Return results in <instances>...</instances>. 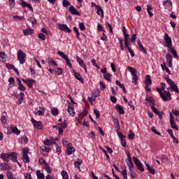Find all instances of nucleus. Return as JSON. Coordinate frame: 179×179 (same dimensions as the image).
<instances>
[{"label":"nucleus","mask_w":179,"mask_h":179,"mask_svg":"<svg viewBox=\"0 0 179 179\" xmlns=\"http://www.w3.org/2000/svg\"><path fill=\"white\" fill-rule=\"evenodd\" d=\"M96 10H97V12H96L97 15L100 16V13H101V17H104V10H103V8H101V6H96Z\"/></svg>","instance_id":"27"},{"label":"nucleus","mask_w":179,"mask_h":179,"mask_svg":"<svg viewBox=\"0 0 179 179\" xmlns=\"http://www.w3.org/2000/svg\"><path fill=\"white\" fill-rule=\"evenodd\" d=\"M66 61V64L67 66L69 68H72V63H71V60H69V57H67L66 59H64Z\"/></svg>","instance_id":"58"},{"label":"nucleus","mask_w":179,"mask_h":179,"mask_svg":"<svg viewBox=\"0 0 179 179\" xmlns=\"http://www.w3.org/2000/svg\"><path fill=\"white\" fill-rule=\"evenodd\" d=\"M62 143L63 144V146H64L65 148H68V146H70L71 145V143H69L68 140H66V138L62 139Z\"/></svg>","instance_id":"43"},{"label":"nucleus","mask_w":179,"mask_h":179,"mask_svg":"<svg viewBox=\"0 0 179 179\" xmlns=\"http://www.w3.org/2000/svg\"><path fill=\"white\" fill-rule=\"evenodd\" d=\"M22 31L24 36H30V34H33L34 30L33 29V28H28L27 29H23Z\"/></svg>","instance_id":"25"},{"label":"nucleus","mask_w":179,"mask_h":179,"mask_svg":"<svg viewBox=\"0 0 179 179\" xmlns=\"http://www.w3.org/2000/svg\"><path fill=\"white\" fill-rule=\"evenodd\" d=\"M99 94L100 90H99L92 93V98H89L90 103H92V101H94V100H96V98L99 97Z\"/></svg>","instance_id":"16"},{"label":"nucleus","mask_w":179,"mask_h":179,"mask_svg":"<svg viewBox=\"0 0 179 179\" xmlns=\"http://www.w3.org/2000/svg\"><path fill=\"white\" fill-rule=\"evenodd\" d=\"M125 153L127 156V158L126 159V164L129 167V171H131V170L135 169V165L134 164V162H132V157L128 150H126Z\"/></svg>","instance_id":"4"},{"label":"nucleus","mask_w":179,"mask_h":179,"mask_svg":"<svg viewBox=\"0 0 179 179\" xmlns=\"http://www.w3.org/2000/svg\"><path fill=\"white\" fill-rule=\"evenodd\" d=\"M41 149L42 152H45V153H50L51 152V148L50 147L43 146Z\"/></svg>","instance_id":"44"},{"label":"nucleus","mask_w":179,"mask_h":179,"mask_svg":"<svg viewBox=\"0 0 179 179\" xmlns=\"http://www.w3.org/2000/svg\"><path fill=\"white\" fill-rule=\"evenodd\" d=\"M161 88H157V90L164 101H170L171 100V93L170 91H166V83H161Z\"/></svg>","instance_id":"1"},{"label":"nucleus","mask_w":179,"mask_h":179,"mask_svg":"<svg viewBox=\"0 0 179 179\" xmlns=\"http://www.w3.org/2000/svg\"><path fill=\"white\" fill-rule=\"evenodd\" d=\"M29 21L32 24H37V20L33 17H30Z\"/></svg>","instance_id":"57"},{"label":"nucleus","mask_w":179,"mask_h":179,"mask_svg":"<svg viewBox=\"0 0 179 179\" xmlns=\"http://www.w3.org/2000/svg\"><path fill=\"white\" fill-rule=\"evenodd\" d=\"M36 176L38 179H45V176H44V173H41V171H36Z\"/></svg>","instance_id":"40"},{"label":"nucleus","mask_w":179,"mask_h":179,"mask_svg":"<svg viewBox=\"0 0 179 179\" xmlns=\"http://www.w3.org/2000/svg\"><path fill=\"white\" fill-rule=\"evenodd\" d=\"M122 174L123 176L124 179H128V173H127V166L124 165V169H122Z\"/></svg>","instance_id":"41"},{"label":"nucleus","mask_w":179,"mask_h":179,"mask_svg":"<svg viewBox=\"0 0 179 179\" xmlns=\"http://www.w3.org/2000/svg\"><path fill=\"white\" fill-rule=\"evenodd\" d=\"M74 77L76 79H77V80H79V82L83 83V78H82V75H80V73L75 72Z\"/></svg>","instance_id":"28"},{"label":"nucleus","mask_w":179,"mask_h":179,"mask_svg":"<svg viewBox=\"0 0 179 179\" xmlns=\"http://www.w3.org/2000/svg\"><path fill=\"white\" fill-rule=\"evenodd\" d=\"M24 99V93L20 92V98L18 101H17V104L20 105L22 103H23V100Z\"/></svg>","instance_id":"33"},{"label":"nucleus","mask_w":179,"mask_h":179,"mask_svg":"<svg viewBox=\"0 0 179 179\" xmlns=\"http://www.w3.org/2000/svg\"><path fill=\"white\" fill-rule=\"evenodd\" d=\"M6 53L5 52H0V61L1 62H5L6 61Z\"/></svg>","instance_id":"29"},{"label":"nucleus","mask_w":179,"mask_h":179,"mask_svg":"<svg viewBox=\"0 0 179 179\" xmlns=\"http://www.w3.org/2000/svg\"><path fill=\"white\" fill-rule=\"evenodd\" d=\"M48 63L50 64L51 65H54L55 66H58L57 62L51 57L48 58Z\"/></svg>","instance_id":"35"},{"label":"nucleus","mask_w":179,"mask_h":179,"mask_svg":"<svg viewBox=\"0 0 179 179\" xmlns=\"http://www.w3.org/2000/svg\"><path fill=\"white\" fill-rule=\"evenodd\" d=\"M6 117H8V114L6 113V112H3L1 114V122L3 125H6V122H7Z\"/></svg>","instance_id":"22"},{"label":"nucleus","mask_w":179,"mask_h":179,"mask_svg":"<svg viewBox=\"0 0 179 179\" xmlns=\"http://www.w3.org/2000/svg\"><path fill=\"white\" fill-rule=\"evenodd\" d=\"M115 109L117 110V111H118L119 114L120 115L125 114V110H124V108H122V106H121V105L120 104L116 105Z\"/></svg>","instance_id":"26"},{"label":"nucleus","mask_w":179,"mask_h":179,"mask_svg":"<svg viewBox=\"0 0 179 179\" xmlns=\"http://www.w3.org/2000/svg\"><path fill=\"white\" fill-rule=\"evenodd\" d=\"M145 101H148V103H150L151 107H152V106H156V102L155 101V99H153V97H152L150 96H147L145 97Z\"/></svg>","instance_id":"19"},{"label":"nucleus","mask_w":179,"mask_h":179,"mask_svg":"<svg viewBox=\"0 0 179 179\" xmlns=\"http://www.w3.org/2000/svg\"><path fill=\"white\" fill-rule=\"evenodd\" d=\"M116 132H117V136L120 138V141L124 139V138H127V136H124V134H122V133H121V131H120V130H116Z\"/></svg>","instance_id":"48"},{"label":"nucleus","mask_w":179,"mask_h":179,"mask_svg":"<svg viewBox=\"0 0 179 179\" xmlns=\"http://www.w3.org/2000/svg\"><path fill=\"white\" fill-rule=\"evenodd\" d=\"M113 122L115 127L117 128V131H120V129H121V127H120V121L118 120V119L113 117Z\"/></svg>","instance_id":"24"},{"label":"nucleus","mask_w":179,"mask_h":179,"mask_svg":"<svg viewBox=\"0 0 179 179\" xmlns=\"http://www.w3.org/2000/svg\"><path fill=\"white\" fill-rule=\"evenodd\" d=\"M97 30L98 31H103V33H106V30L103 29V27L101 25V24H98Z\"/></svg>","instance_id":"60"},{"label":"nucleus","mask_w":179,"mask_h":179,"mask_svg":"<svg viewBox=\"0 0 179 179\" xmlns=\"http://www.w3.org/2000/svg\"><path fill=\"white\" fill-rule=\"evenodd\" d=\"M51 113L52 115H55V117H57V115H58V109L57 108H53L51 109Z\"/></svg>","instance_id":"50"},{"label":"nucleus","mask_w":179,"mask_h":179,"mask_svg":"<svg viewBox=\"0 0 179 179\" xmlns=\"http://www.w3.org/2000/svg\"><path fill=\"white\" fill-rule=\"evenodd\" d=\"M58 55H59V57H62V58H63V59H66V58H68V56H66V55H65V53H64V52H61V51H58L57 52Z\"/></svg>","instance_id":"47"},{"label":"nucleus","mask_w":179,"mask_h":179,"mask_svg":"<svg viewBox=\"0 0 179 179\" xmlns=\"http://www.w3.org/2000/svg\"><path fill=\"white\" fill-rule=\"evenodd\" d=\"M26 57L27 55L26 53H24V52H23L20 49L18 50L17 53V58L21 65H23V64L26 62Z\"/></svg>","instance_id":"5"},{"label":"nucleus","mask_w":179,"mask_h":179,"mask_svg":"<svg viewBox=\"0 0 179 179\" xmlns=\"http://www.w3.org/2000/svg\"><path fill=\"white\" fill-rule=\"evenodd\" d=\"M133 160L134 162V164H136L137 169H138V170L141 172L145 171V169H143V164H142V162H141V161L136 157H133Z\"/></svg>","instance_id":"7"},{"label":"nucleus","mask_w":179,"mask_h":179,"mask_svg":"<svg viewBox=\"0 0 179 179\" xmlns=\"http://www.w3.org/2000/svg\"><path fill=\"white\" fill-rule=\"evenodd\" d=\"M127 69L131 73V76H136V70L134 67L129 66Z\"/></svg>","instance_id":"36"},{"label":"nucleus","mask_w":179,"mask_h":179,"mask_svg":"<svg viewBox=\"0 0 179 179\" xmlns=\"http://www.w3.org/2000/svg\"><path fill=\"white\" fill-rule=\"evenodd\" d=\"M76 59L78 64H79L81 68H83V70H85V73H87V67L86 64H85L83 59L79 57L78 56H76Z\"/></svg>","instance_id":"8"},{"label":"nucleus","mask_w":179,"mask_h":179,"mask_svg":"<svg viewBox=\"0 0 179 179\" xmlns=\"http://www.w3.org/2000/svg\"><path fill=\"white\" fill-rule=\"evenodd\" d=\"M73 152H75V148L72 147V144H71L67 147L66 155L68 156H71V155H72Z\"/></svg>","instance_id":"23"},{"label":"nucleus","mask_w":179,"mask_h":179,"mask_svg":"<svg viewBox=\"0 0 179 179\" xmlns=\"http://www.w3.org/2000/svg\"><path fill=\"white\" fill-rule=\"evenodd\" d=\"M6 177L8 179H22L20 178H16L13 177V173L10 171H8L6 172Z\"/></svg>","instance_id":"32"},{"label":"nucleus","mask_w":179,"mask_h":179,"mask_svg":"<svg viewBox=\"0 0 179 179\" xmlns=\"http://www.w3.org/2000/svg\"><path fill=\"white\" fill-rule=\"evenodd\" d=\"M69 11L71 12V15H75L76 16H80V13L76 10V8L73 6H71L69 8Z\"/></svg>","instance_id":"15"},{"label":"nucleus","mask_w":179,"mask_h":179,"mask_svg":"<svg viewBox=\"0 0 179 179\" xmlns=\"http://www.w3.org/2000/svg\"><path fill=\"white\" fill-rule=\"evenodd\" d=\"M31 122L33 124L34 127L36 128V129H43V123L41 122H38L34 118L31 119Z\"/></svg>","instance_id":"10"},{"label":"nucleus","mask_w":179,"mask_h":179,"mask_svg":"<svg viewBox=\"0 0 179 179\" xmlns=\"http://www.w3.org/2000/svg\"><path fill=\"white\" fill-rule=\"evenodd\" d=\"M82 159H78V161L74 162V166L76 169H80V165L82 164Z\"/></svg>","instance_id":"45"},{"label":"nucleus","mask_w":179,"mask_h":179,"mask_svg":"<svg viewBox=\"0 0 179 179\" xmlns=\"http://www.w3.org/2000/svg\"><path fill=\"white\" fill-rule=\"evenodd\" d=\"M43 143L45 146H51V145H52V143H51V141L48 139L45 140Z\"/></svg>","instance_id":"63"},{"label":"nucleus","mask_w":179,"mask_h":179,"mask_svg":"<svg viewBox=\"0 0 179 179\" xmlns=\"http://www.w3.org/2000/svg\"><path fill=\"white\" fill-rule=\"evenodd\" d=\"M161 67L162 68L163 71H166L169 75H171V72L170 71V69H168L167 65L166 64V62H164L163 64H161Z\"/></svg>","instance_id":"30"},{"label":"nucleus","mask_w":179,"mask_h":179,"mask_svg":"<svg viewBox=\"0 0 179 179\" xmlns=\"http://www.w3.org/2000/svg\"><path fill=\"white\" fill-rule=\"evenodd\" d=\"M58 29L59 30H62V31H64L65 33H71L72 30L68 27V25L66 24H58Z\"/></svg>","instance_id":"11"},{"label":"nucleus","mask_w":179,"mask_h":179,"mask_svg":"<svg viewBox=\"0 0 179 179\" xmlns=\"http://www.w3.org/2000/svg\"><path fill=\"white\" fill-rule=\"evenodd\" d=\"M86 115H87V110H86V109H84L83 112L79 113V118H80L81 120H83V117H86Z\"/></svg>","instance_id":"42"},{"label":"nucleus","mask_w":179,"mask_h":179,"mask_svg":"<svg viewBox=\"0 0 179 179\" xmlns=\"http://www.w3.org/2000/svg\"><path fill=\"white\" fill-rule=\"evenodd\" d=\"M99 85L101 86V90H106V84H104V83L101 81Z\"/></svg>","instance_id":"64"},{"label":"nucleus","mask_w":179,"mask_h":179,"mask_svg":"<svg viewBox=\"0 0 179 179\" xmlns=\"http://www.w3.org/2000/svg\"><path fill=\"white\" fill-rule=\"evenodd\" d=\"M164 41L166 42L165 47H167L169 48V51L171 52V54L173 55L174 58L178 59V54L177 53V51L174 48H173V41H171V37L169 36V34L165 33L164 34Z\"/></svg>","instance_id":"2"},{"label":"nucleus","mask_w":179,"mask_h":179,"mask_svg":"<svg viewBox=\"0 0 179 179\" xmlns=\"http://www.w3.org/2000/svg\"><path fill=\"white\" fill-rule=\"evenodd\" d=\"M166 80L168 85H170L171 89L173 90V92H176V93H179L178 87L177 86V85H176V83H174V81H173V80L167 78H166Z\"/></svg>","instance_id":"6"},{"label":"nucleus","mask_w":179,"mask_h":179,"mask_svg":"<svg viewBox=\"0 0 179 179\" xmlns=\"http://www.w3.org/2000/svg\"><path fill=\"white\" fill-rule=\"evenodd\" d=\"M129 139H135V133L132 130H129V134H128Z\"/></svg>","instance_id":"46"},{"label":"nucleus","mask_w":179,"mask_h":179,"mask_svg":"<svg viewBox=\"0 0 179 179\" xmlns=\"http://www.w3.org/2000/svg\"><path fill=\"white\" fill-rule=\"evenodd\" d=\"M34 83H36V80H34V79H28V83H27V84L29 89H31Z\"/></svg>","instance_id":"34"},{"label":"nucleus","mask_w":179,"mask_h":179,"mask_svg":"<svg viewBox=\"0 0 179 179\" xmlns=\"http://www.w3.org/2000/svg\"><path fill=\"white\" fill-rule=\"evenodd\" d=\"M151 110L153 111V113H155V114H158L159 112V110H157V108L153 106H151Z\"/></svg>","instance_id":"62"},{"label":"nucleus","mask_w":179,"mask_h":179,"mask_svg":"<svg viewBox=\"0 0 179 179\" xmlns=\"http://www.w3.org/2000/svg\"><path fill=\"white\" fill-rule=\"evenodd\" d=\"M12 132L13 134H15V135H19L20 134V131L16 127L12 129Z\"/></svg>","instance_id":"53"},{"label":"nucleus","mask_w":179,"mask_h":179,"mask_svg":"<svg viewBox=\"0 0 179 179\" xmlns=\"http://www.w3.org/2000/svg\"><path fill=\"white\" fill-rule=\"evenodd\" d=\"M0 170L7 171L10 170V166L6 163H1L0 164Z\"/></svg>","instance_id":"17"},{"label":"nucleus","mask_w":179,"mask_h":179,"mask_svg":"<svg viewBox=\"0 0 179 179\" xmlns=\"http://www.w3.org/2000/svg\"><path fill=\"white\" fill-rule=\"evenodd\" d=\"M22 157L24 162L26 163H29V162H30V159L29 158V148H24L22 149Z\"/></svg>","instance_id":"9"},{"label":"nucleus","mask_w":179,"mask_h":179,"mask_svg":"<svg viewBox=\"0 0 179 179\" xmlns=\"http://www.w3.org/2000/svg\"><path fill=\"white\" fill-rule=\"evenodd\" d=\"M64 8H68L71 5V3L68 0H63L62 1Z\"/></svg>","instance_id":"52"},{"label":"nucleus","mask_w":179,"mask_h":179,"mask_svg":"<svg viewBox=\"0 0 179 179\" xmlns=\"http://www.w3.org/2000/svg\"><path fill=\"white\" fill-rule=\"evenodd\" d=\"M58 125L59 128H62V129H65L68 127V125L66 124V122H65V120L63 123H59Z\"/></svg>","instance_id":"49"},{"label":"nucleus","mask_w":179,"mask_h":179,"mask_svg":"<svg viewBox=\"0 0 179 179\" xmlns=\"http://www.w3.org/2000/svg\"><path fill=\"white\" fill-rule=\"evenodd\" d=\"M67 111L71 117L75 116V108L71 106V103H68V109Z\"/></svg>","instance_id":"18"},{"label":"nucleus","mask_w":179,"mask_h":179,"mask_svg":"<svg viewBox=\"0 0 179 179\" xmlns=\"http://www.w3.org/2000/svg\"><path fill=\"white\" fill-rule=\"evenodd\" d=\"M127 69L131 73V76H136V70L134 67L129 66Z\"/></svg>","instance_id":"37"},{"label":"nucleus","mask_w":179,"mask_h":179,"mask_svg":"<svg viewBox=\"0 0 179 179\" xmlns=\"http://www.w3.org/2000/svg\"><path fill=\"white\" fill-rule=\"evenodd\" d=\"M113 75H111L110 73H106L103 74V78L106 80H108V82H111V77Z\"/></svg>","instance_id":"38"},{"label":"nucleus","mask_w":179,"mask_h":179,"mask_svg":"<svg viewBox=\"0 0 179 179\" xmlns=\"http://www.w3.org/2000/svg\"><path fill=\"white\" fill-rule=\"evenodd\" d=\"M170 124L173 129H176V131H178V127H177V124L174 122V117H173V114L170 113Z\"/></svg>","instance_id":"13"},{"label":"nucleus","mask_w":179,"mask_h":179,"mask_svg":"<svg viewBox=\"0 0 179 179\" xmlns=\"http://www.w3.org/2000/svg\"><path fill=\"white\" fill-rule=\"evenodd\" d=\"M8 82L10 83V87H13V86H15V78H10L8 80Z\"/></svg>","instance_id":"51"},{"label":"nucleus","mask_w":179,"mask_h":179,"mask_svg":"<svg viewBox=\"0 0 179 179\" xmlns=\"http://www.w3.org/2000/svg\"><path fill=\"white\" fill-rule=\"evenodd\" d=\"M38 37L41 38V40H43V41H45V35L43 33L38 34Z\"/></svg>","instance_id":"61"},{"label":"nucleus","mask_w":179,"mask_h":179,"mask_svg":"<svg viewBox=\"0 0 179 179\" xmlns=\"http://www.w3.org/2000/svg\"><path fill=\"white\" fill-rule=\"evenodd\" d=\"M145 85L146 86H149V85H152V78H150V76L149 75H147L145 76Z\"/></svg>","instance_id":"31"},{"label":"nucleus","mask_w":179,"mask_h":179,"mask_svg":"<svg viewBox=\"0 0 179 179\" xmlns=\"http://www.w3.org/2000/svg\"><path fill=\"white\" fill-rule=\"evenodd\" d=\"M79 29L81 30V31H85L86 30V27L85 26V24L83 22L79 23Z\"/></svg>","instance_id":"54"},{"label":"nucleus","mask_w":179,"mask_h":179,"mask_svg":"<svg viewBox=\"0 0 179 179\" xmlns=\"http://www.w3.org/2000/svg\"><path fill=\"white\" fill-rule=\"evenodd\" d=\"M125 153L127 156V158L126 159V164L129 167V171H131V170L135 169V165L134 164V162H132V157L128 150H126Z\"/></svg>","instance_id":"3"},{"label":"nucleus","mask_w":179,"mask_h":179,"mask_svg":"<svg viewBox=\"0 0 179 179\" xmlns=\"http://www.w3.org/2000/svg\"><path fill=\"white\" fill-rule=\"evenodd\" d=\"M62 176L63 179H69L68 177V173L66 171H62Z\"/></svg>","instance_id":"55"},{"label":"nucleus","mask_w":179,"mask_h":179,"mask_svg":"<svg viewBox=\"0 0 179 179\" xmlns=\"http://www.w3.org/2000/svg\"><path fill=\"white\" fill-rule=\"evenodd\" d=\"M29 142V138H27V136H24V137H22L21 138V143H27Z\"/></svg>","instance_id":"56"},{"label":"nucleus","mask_w":179,"mask_h":179,"mask_svg":"<svg viewBox=\"0 0 179 179\" xmlns=\"http://www.w3.org/2000/svg\"><path fill=\"white\" fill-rule=\"evenodd\" d=\"M94 114H95L96 118H100V111H99V109H94Z\"/></svg>","instance_id":"59"},{"label":"nucleus","mask_w":179,"mask_h":179,"mask_svg":"<svg viewBox=\"0 0 179 179\" xmlns=\"http://www.w3.org/2000/svg\"><path fill=\"white\" fill-rule=\"evenodd\" d=\"M8 156L12 162H17V154L16 152H10Z\"/></svg>","instance_id":"21"},{"label":"nucleus","mask_w":179,"mask_h":179,"mask_svg":"<svg viewBox=\"0 0 179 179\" xmlns=\"http://www.w3.org/2000/svg\"><path fill=\"white\" fill-rule=\"evenodd\" d=\"M45 111V108H44L43 107H40L39 108H36L34 111V114L36 115H44V113Z\"/></svg>","instance_id":"14"},{"label":"nucleus","mask_w":179,"mask_h":179,"mask_svg":"<svg viewBox=\"0 0 179 179\" xmlns=\"http://www.w3.org/2000/svg\"><path fill=\"white\" fill-rule=\"evenodd\" d=\"M164 6H166L167 8H170V6H172L173 3L171 1V0H166L163 1Z\"/></svg>","instance_id":"39"},{"label":"nucleus","mask_w":179,"mask_h":179,"mask_svg":"<svg viewBox=\"0 0 179 179\" xmlns=\"http://www.w3.org/2000/svg\"><path fill=\"white\" fill-rule=\"evenodd\" d=\"M1 159L3 160V162H6V163H9L10 158H9V154L8 153H1L0 155Z\"/></svg>","instance_id":"20"},{"label":"nucleus","mask_w":179,"mask_h":179,"mask_svg":"<svg viewBox=\"0 0 179 179\" xmlns=\"http://www.w3.org/2000/svg\"><path fill=\"white\" fill-rule=\"evenodd\" d=\"M165 58L166 59V63L169 68H171V66H173V55H171L170 53H167L165 55Z\"/></svg>","instance_id":"12"}]
</instances>
